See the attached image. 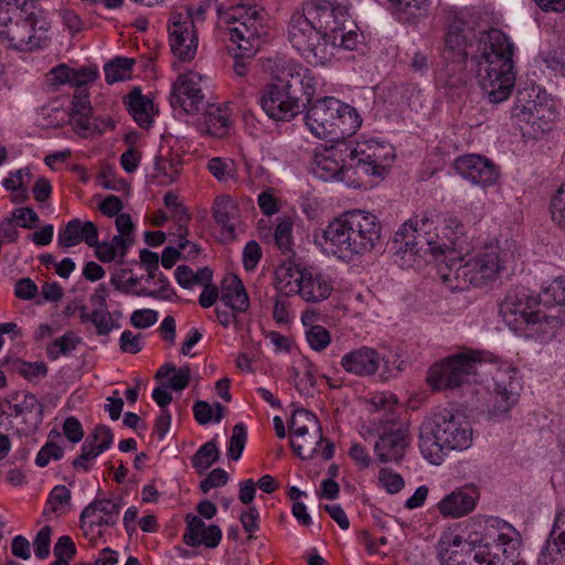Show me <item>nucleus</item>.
Returning <instances> with one entry per match:
<instances>
[{"label":"nucleus","mask_w":565,"mask_h":565,"mask_svg":"<svg viewBox=\"0 0 565 565\" xmlns=\"http://www.w3.org/2000/svg\"><path fill=\"white\" fill-rule=\"evenodd\" d=\"M168 32L174 56L183 62L193 60L198 50V36L190 13L173 11L169 18Z\"/></svg>","instance_id":"nucleus-15"},{"label":"nucleus","mask_w":565,"mask_h":565,"mask_svg":"<svg viewBox=\"0 0 565 565\" xmlns=\"http://www.w3.org/2000/svg\"><path fill=\"white\" fill-rule=\"evenodd\" d=\"M310 132L318 139L344 141L353 135L362 120L358 111L334 97H323L313 102L305 116Z\"/></svg>","instance_id":"nucleus-9"},{"label":"nucleus","mask_w":565,"mask_h":565,"mask_svg":"<svg viewBox=\"0 0 565 565\" xmlns=\"http://www.w3.org/2000/svg\"><path fill=\"white\" fill-rule=\"evenodd\" d=\"M550 211L553 222L565 228V182L552 195Z\"/></svg>","instance_id":"nucleus-51"},{"label":"nucleus","mask_w":565,"mask_h":565,"mask_svg":"<svg viewBox=\"0 0 565 565\" xmlns=\"http://www.w3.org/2000/svg\"><path fill=\"white\" fill-rule=\"evenodd\" d=\"M218 28L228 35L235 57H252L268 35V14L256 4L233 6L218 13Z\"/></svg>","instance_id":"nucleus-8"},{"label":"nucleus","mask_w":565,"mask_h":565,"mask_svg":"<svg viewBox=\"0 0 565 565\" xmlns=\"http://www.w3.org/2000/svg\"><path fill=\"white\" fill-rule=\"evenodd\" d=\"M247 440V430L244 424L238 423L233 427L228 443L227 455L233 460H238L243 454Z\"/></svg>","instance_id":"nucleus-50"},{"label":"nucleus","mask_w":565,"mask_h":565,"mask_svg":"<svg viewBox=\"0 0 565 565\" xmlns=\"http://www.w3.org/2000/svg\"><path fill=\"white\" fill-rule=\"evenodd\" d=\"M121 504L109 499L90 502L81 513V529L85 536H100L105 526H114L120 513Z\"/></svg>","instance_id":"nucleus-16"},{"label":"nucleus","mask_w":565,"mask_h":565,"mask_svg":"<svg viewBox=\"0 0 565 565\" xmlns=\"http://www.w3.org/2000/svg\"><path fill=\"white\" fill-rule=\"evenodd\" d=\"M191 370L189 365L177 369L173 364H163L156 373V379L161 380L169 377L168 387L174 391L184 390L190 382Z\"/></svg>","instance_id":"nucleus-37"},{"label":"nucleus","mask_w":565,"mask_h":565,"mask_svg":"<svg viewBox=\"0 0 565 565\" xmlns=\"http://www.w3.org/2000/svg\"><path fill=\"white\" fill-rule=\"evenodd\" d=\"M476 287H481L497 278L502 266V258L498 245H487L469 257Z\"/></svg>","instance_id":"nucleus-22"},{"label":"nucleus","mask_w":565,"mask_h":565,"mask_svg":"<svg viewBox=\"0 0 565 565\" xmlns=\"http://www.w3.org/2000/svg\"><path fill=\"white\" fill-rule=\"evenodd\" d=\"M462 537L455 533L444 534L437 545L440 565H456L466 558L465 553L469 550Z\"/></svg>","instance_id":"nucleus-34"},{"label":"nucleus","mask_w":565,"mask_h":565,"mask_svg":"<svg viewBox=\"0 0 565 565\" xmlns=\"http://www.w3.org/2000/svg\"><path fill=\"white\" fill-rule=\"evenodd\" d=\"M70 507L71 491L65 486L60 484L51 490L43 513L45 515L53 513L56 516H61L70 510Z\"/></svg>","instance_id":"nucleus-38"},{"label":"nucleus","mask_w":565,"mask_h":565,"mask_svg":"<svg viewBox=\"0 0 565 565\" xmlns=\"http://www.w3.org/2000/svg\"><path fill=\"white\" fill-rule=\"evenodd\" d=\"M76 554V546L68 535L58 537L54 546L55 561H68Z\"/></svg>","instance_id":"nucleus-62"},{"label":"nucleus","mask_w":565,"mask_h":565,"mask_svg":"<svg viewBox=\"0 0 565 565\" xmlns=\"http://www.w3.org/2000/svg\"><path fill=\"white\" fill-rule=\"evenodd\" d=\"M311 172L322 181H340L360 189L365 182L353 174L351 143L335 141L329 147L317 148L311 161Z\"/></svg>","instance_id":"nucleus-10"},{"label":"nucleus","mask_w":565,"mask_h":565,"mask_svg":"<svg viewBox=\"0 0 565 565\" xmlns=\"http://www.w3.org/2000/svg\"><path fill=\"white\" fill-rule=\"evenodd\" d=\"M296 295L306 302H321L328 299L333 290L332 279L315 267H305Z\"/></svg>","instance_id":"nucleus-23"},{"label":"nucleus","mask_w":565,"mask_h":565,"mask_svg":"<svg viewBox=\"0 0 565 565\" xmlns=\"http://www.w3.org/2000/svg\"><path fill=\"white\" fill-rule=\"evenodd\" d=\"M322 435L319 433L307 434L305 437H294L290 441L294 452L302 460L311 458L318 452V447L321 446Z\"/></svg>","instance_id":"nucleus-43"},{"label":"nucleus","mask_w":565,"mask_h":565,"mask_svg":"<svg viewBox=\"0 0 565 565\" xmlns=\"http://www.w3.org/2000/svg\"><path fill=\"white\" fill-rule=\"evenodd\" d=\"M98 230L90 221L73 218L58 232L57 244L63 248H70L84 242L88 246L97 244Z\"/></svg>","instance_id":"nucleus-26"},{"label":"nucleus","mask_w":565,"mask_h":565,"mask_svg":"<svg viewBox=\"0 0 565 565\" xmlns=\"http://www.w3.org/2000/svg\"><path fill=\"white\" fill-rule=\"evenodd\" d=\"M220 299L234 312L245 313L249 309L247 291L237 276L223 280Z\"/></svg>","instance_id":"nucleus-30"},{"label":"nucleus","mask_w":565,"mask_h":565,"mask_svg":"<svg viewBox=\"0 0 565 565\" xmlns=\"http://www.w3.org/2000/svg\"><path fill=\"white\" fill-rule=\"evenodd\" d=\"M466 21L458 13H448L445 23L444 60L451 63H463L467 60L468 42L465 33Z\"/></svg>","instance_id":"nucleus-21"},{"label":"nucleus","mask_w":565,"mask_h":565,"mask_svg":"<svg viewBox=\"0 0 565 565\" xmlns=\"http://www.w3.org/2000/svg\"><path fill=\"white\" fill-rule=\"evenodd\" d=\"M13 401L15 403L9 399L3 401V406H6L9 417L18 422L17 431L21 435L32 434L42 423L43 405L31 393H23L20 399L17 394Z\"/></svg>","instance_id":"nucleus-17"},{"label":"nucleus","mask_w":565,"mask_h":565,"mask_svg":"<svg viewBox=\"0 0 565 565\" xmlns=\"http://www.w3.org/2000/svg\"><path fill=\"white\" fill-rule=\"evenodd\" d=\"M100 454L102 452L95 447V445L90 444L89 438H86L82 446L81 455L73 461V466L76 469L88 471V461L96 459Z\"/></svg>","instance_id":"nucleus-59"},{"label":"nucleus","mask_w":565,"mask_h":565,"mask_svg":"<svg viewBox=\"0 0 565 565\" xmlns=\"http://www.w3.org/2000/svg\"><path fill=\"white\" fill-rule=\"evenodd\" d=\"M205 106L206 108L198 124L199 130L215 138H223L227 135L230 128L227 110L214 104H205Z\"/></svg>","instance_id":"nucleus-29"},{"label":"nucleus","mask_w":565,"mask_h":565,"mask_svg":"<svg viewBox=\"0 0 565 565\" xmlns=\"http://www.w3.org/2000/svg\"><path fill=\"white\" fill-rule=\"evenodd\" d=\"M207 170L218 182L236 180V167L231 159L214 157L207 161Z\"/></svg>","instance_id":"nucleus-44"},{"label":"nucleus","mask_w":565,"mask_h":565,"mask_svg":"<svg viewBox=\"0 0 565 565\" xmlns=\"http://www.w3.org/2000/svg\"><path fill=\"white\" fill-rule=\"evenodd\" d=\"M57 437H60V433L57 430L53 429L50 431L49 440L40 449L35 457L36 466L43 468L46 467L51 460H60L63 457V448L53 441V438Z\"/></svg>","instance_id":"nucleus-46"},{"label":"nucleus","mask_w":565,"mask_h":565,"mask_svg":"<svg viewBox=\"0 0 565 565\" xmlns=\"http://www.w3.org/2000/svg\"><path fill=\"white\" fill-rule=\"evenodd\" d=\"M98 75L95 66H84L81 68H71L70 85L76 88L86 87L87 84L93 83Z\"/></svg>","instance_id":"nucleus-55"},{"label":"nucleus","mask_w":565,"mask_h":565,"mask_svg":"<svg viewBox=\"0 0 565 565\" xmlns=\"http://www.w3.org/2000/svg\"><path fill=\"white\" fill-rule=\"evenodd\" d=\"M345 21L347 8L329 1L309 2L291 14L287 39L308 63L322 66L333 58L338 32Z\"/></svg>","instance_id":"nucleus-2"},{"label":"nucleus","mask_w":565,"mask_h":565,"mask_svg":"<svg viewBox=\"0 0 565 565\" xmlns=\"http://www.w3.org/2000/svg\"><path fill=\"white\" fill-rule=\"evenodd\" d=\"M398 403L395 395L392 393H375L370 398V412L373 415V428L396 425L398 419L397 414Z\"/></svg>","instance_id":"nucleus-28"},{"label":"nucleus","mask_w":565,"mask_h":565,"mask_svg":"<svg viewBox=\"0 0 565 565\" xmlns=\"http://www.w3.org/2000/svg\"><path fill=\"white\" fill-rule=\"evenodd\" d=\"M473 429L460 412L439 408L427 416L419 427L418 447L423 457L433 465L445 460L446 451H463L471 447Z\"/></svg>","instance_id":"nucleus-7"},{"label":"nucleus","mask_w":565,"mask_h":565,"mask_svg":"<svg viewBox=\"0 0 565 565\" xmlns=\"http://www.w3.org/2000/svg\"><path fill=\"white\" fill-rule=\"evenodd\" d=\"M222 530L218 525H205L198 515L189 514L186 516V527L183 534V542L188 546L194 547L204 545L207 548H215L222 540Z\"/></svg>","instance_id":"nucleus-25"},{"label":"nucleus","mask_w":565,"mask_h":565,"mask_svg":"<svg viewBox=\"0 0 565 565\" xmlns=\"http://www.w3.org/2000/svg\"><path fill=\"white\" fill-rule=\"evenodd\" d=\"M540 302L544 306H565V278H556L539 294Z\"/></svg>","instance_id":"nucleus-45"},{"label":"nucleus","mask_w":565,"mask_h":565,"mask_svg":"<svg viewBox=\"0 0 565 565\" xmlns=\"http://www.w3.org/2000/svg\"><path fill=\"white\" fill-rule=\"evenodd\" d=\"M30 180L31 173L29 169H19L10 173L9 177L3 180L2 184L7 190L17 192L22 198H25Z\"/></svg>","instance_id":"nucleus-49"},{"label":"nucleus","mask_w":565,"mask_h":565,"mask_svg":"<svg viewBox=\"0 0 565 565\" xmlns=\"http://www.w3.org/2000/svg\"><path fill=\"white\" fill-rule=\"evenodd\" d=\"M537 565H565V543L550 534L539 555Z\"/></svg>","instance_id":"nucleus-40"},{"label":"nucleus","mask_w":565,"mask_h":565,"mask_svg":"<svg viewBox=\"0 0 565 565\" xmlns=\"http://www.w3.org/2000/svg\"><path fill=\"white\" fill-rule=\"evenodd\" d=\"M213 217L230 236H234L235 225L239 217V209L236 201L230 195L217 196L213 204Z\"/></svg>","instance_id":"nucleus-32"},{"label":"nucleus","mask_w":565,"mask_h":565,"mask_svg":"<svg viewBox=\"0 0 565 565\" xmlns=\"http://www.w3.org/2000/svg\"><path fill=\"white\" fill-rule=\"evenodd\" d=\"M501 312L507 323L514 329L524 324H534L541 320L540 312L530 310L527 302H514L511 296L503 302Z\"/></svg>","instance_id":"nucleus-31"},{"label":"nucleus","mask_w":565,"mask_h":565,"mask_svg":"<svg viewBox=\"0 0 565 565\" xmlns=\"http://www.w3.org/2000/svg\"><path fill=\"white\" fill-rule=\"evenodd\" d=\"M51 24L36 0H0V40L19 52L42 50L50 43Z\"/></svg>","instance_id":"nucleus-6"},{"label":"nucleus","mask_w":565,"mask_h":565,"mask_svg":"<svg viewBox=\"0 0 565 565\" xmlns=\"http://www.w3.org/2000/svg\"><path fill=\"white\" fill-rule=\"evenodd\" d=\"M456 172L472 184L491 186L499 179V168L488 158L480 154H463L454 163Z\"/></svg>","instance_id":"nucleus-19"},{"label":"nucleus","mask_w":565,"mask_h":565,"mask_svg":"<svg viewBox=\"0 0 565 565\" xmlns=\"http://www.w3.org/2000/svg\"><path fill=\"white\" fill-rule=\"evenodd\" d=\"M92 318L97 335H108L113 329L119 328L108 310L93 311Z\"/></svg>","instance_id":"nucleus-56"},{"label":"nucleus","mask_w":565,"mask_h":565,"mask_svg":"<svg viewBox=\"0 0 565 565\" xmlns=\"http://www.w3.org/2000/svg\"><path fill=\"white\" fill-rule=\"evenodd\" d=\"M476 503L475 490L458 489L441 499L437 509L443 516L461 518L472 512Z\"/></svg>","instance_id":"nucleus-27"},{"label":"nucleus","mask_w":565,"mask_h":565,"mask_svg":"<svg viewBox=\"0 0 565 565\" xmlns=\"http://www.w3.org/2000/svg\"><path fill=\"white\" fill-rule=\"evenodd\" d=\"M292 226L294 223L290 217L284 216L280 217L274 233L275 242L278 248L282 253H288L291 250L292 246Z\"/></svg>","instance_id":"nucleus-48"},{"label":"nucleus","mask_w":565,"mask_h":565,"mask_svg":"<svg viewBox=\"0 0 565 565\" xmlns=\"http://www.w3.org/2000/svg\"><path fill=\"white\" fill-rule=\"evenodd\" d=\"M514 50L511 39L494 28L480 43V54L476 57L477 78L492 104L507 100L514 88Z\"/></svg>","instance_id":"nucleus-5"},{"label":"nucleus","mask_w":565,"mask_h":565,"mask_svg":"<svg viewBox=\"0 0 565 565\" xmlns=\"http://www.w3.org/2000/svg\"><path fill=\"white\" fill-rule=\"evenodd\" d=\"M349 14L347 13V18ZM344 22L342 31L338 32L337 49L342 47L348 51H358L363 46V35L355 30H348Z\"/></svg>","instance_id":"nucleus-53"},{"label":"nucleus","mask_w":565,"mask_h":565,"mask_svg":"<svg viewBox=\"0 0 565 565\" xmlns=\"http://www.w3.org/2000/svg\"><path fill=\"white\" fill-rule=\"evenodd\" d=\"M380 353L366 345L345 353L340 362L345 372L361 377L374 375L380 367Z\"/></svg>","instance_id":"nucleus-24"},{"label":"nucleus","mask_w":565,"mask_h":565,"mask_svg":"<svg viewBox=\"0 0 565 565\" xmlns=\"http://www.w3.org/2000/svg\"><path fill=\"white\" fill-rule=\"evenodd\" d=\"M481 364L478 352L467 350L435 363L428 372V382L434 390L457 388L476 381Z\"/></svg>","instance_id":"nucleus-11"},{"label":"nucleus","mask_w":565,"mask_h":565,"mask_svg":"<svg viewBox=\"0 0 565 565\" xmlns=\"http://www.w3.org/2000/svg\"><path fill=\"white\" fill-rule=\"evenodd\" d=\"M289 428L294 437H305L307 434H316L321 430L316 415L303 408L292 413Z\"/></svg>","instance_id":"nucleus-36"},{"label":"nucleus","mask_w":565,"mask_h":565,"mask_svg":"<svg viewBox=\"0 0 565 565\" xmlns=\"http://www.w3.org/2000/svg\"><path fill=\"white\" fill-rule=\"evenodd\" d=\"M125 105L141 128H148L152 124L153 103L148 96L142 95L140 88L136 87L129 93Z\"/></svg>","instance_id":"nucleus-33"},{"label":"nucleus","mask_w":565,"mask_h":565,"mask_svg":"<svg viewBox=\"0 0 565 565\" xmlns=\"http://www.w3.org/2000/svg\"><path fill=\"white\" fill-rule=\"evenodd\" d=\"M262 258V248L256 241H249L243 250V264L247 271L256 268Z\"/></svg>","instance_id":"nucleus-60"},{"label":"nucleus","mask_w":565,"mask_h":565,"mask_svg":"<svg viewBox=\"0 0 565 565\" xmlns=\"http://www.w3.org/2000/svg\"><path fill=\"white\" fill-rule=\"evenodd\" d=\"M81 343V338L73 332H66L55 339L46 348V354L51 360H57L61 355L72 352Z\"/></svg>","instance_id":"nucleus-47"},{"label":"nucleus","mask_w":565,"mask_h":565,"mask_svg":"<svg viewBox=\"0 0 565 565\" xmlns=\"http://www.w3.org/2000/svg\"><path fill=\"white\" fill-rule=\"evenodd\" d=\"M274 82L260 96V106L269 118L288 121L309 105L316 94L318 81L310 70L285 58L268 60Z\"/></svg>","instance_id":"nucleus-3"},{"label":"nucleus","mask_w":565,"mask_h":565,"mask_svg":"<svg viewBox=\"0 0 565 565\" xmlns=\"http://www.w3.org/2000/svg\"><path fill=\"white\" fill-rule=\"evenodd\" d=\"M90 113L92 107L87 87L76 88L72 100V118L83 128H87Z\"/></svg>","instance_id":"nucleus-39"},{"label":"nucleus","mask_w":565,"mask_h":565,"mask_svg":"<svg viewBox=\"0 0 565 565\" xmlns=\"http://www.w3.org/2000/svg\"><path fill=\"white\" fill-rule=\"evenodd\" d=\"M158 320V312L152 309H138L131 313L130 322L135 328L147 329Z\"/></svg>","instance_id":"nucleus-61"},{"label":"nucleus","mask_w":565,"mask_h":565,"mask_svg":"<svg viewBox=\"0 0 565 565\" xmlns=\"http://www.w3.org/2000/svg\"><path fill=\"white\" fill-rule=\"evenodd\" d=\"M382 224L364 210H350L331 220L322 231V246L342 260L371 253L381 242Z\"/></svg>","instance_id":"nucleus-4"},{"label":"nucleus","mask_w":565,"mask_h":565,"mask_svg":"<svg viewBox=\"0 0 565 565\" xmlns=\"http://www.w3.org/2000/svg\"><path fill=\"white\" fill-rule=\"evenodd\" d=\"M135 60L129 57H116L104 66L105 79L108 84L130 78Z\"/></svg>","instance_id":"nucleus-42"},{"label":"nucleus","mask_w":565,"mask_h":565,"mask_svg":"<svg viewBox=\"0 0 565 565\" xmlns=\"http://www.w3.org/2000/svg\"><path fill=\"white\" fill-rule=\"evenodd\" d=\"M119 347L122 352L136 354L142 350L141 335L125 330L120 335Z\"/></svg>","instance_id":"nucleus-64"},{"label":"nucleus","mask_w":565,"mask_h":565,"mask_svg":"<svg viewBox=\"0 0 565 565\" xmlns=\"http://www.w3.org/2000/svg\"><path fill=\"white\" fill-rule=\"evenodd\" d=\"M47 365L42 362L21 361L18 364V372L21 376L30 382H38L47 375Z\"/></svg>","instance_id":"nucleus-54"},{"label":"nucleus","mask_w":565,"mask_h":565,"mask_svg":"<svg viewBox=\"0 0 565 565\" xmlns=\"http://www.w3.org/2000/svg\"><path fill=\"white\" fill-rule=\"evenodd\" d=\"M514 367L498 370L493 376L492 402L489 408V416L494 419H502L518 403L521 384Z\"/></svg>","instance_id":"nucleus-13"},{"label":"nucleus","mask_w":565,"mask_h":565,"mask_svg":"<svg viewBox=\"0 0 565 565\" xmlns=\"http://www.w3.org/2000/svg\"><path fill=\"white\" fill-rule=\"evenodd\" d=\"M220 458V450L215 439L202 445L191 459L192 467L199 472H205Z\"/></svg>","instance_id":"nucleus-41"},{"label":"nucleus","mask_w":565,"mask_h":565,"mask_svg":"<svg viewBox=\"0 0 565 565\" xmlns=\"http://www.w3.org/2000/svg\"><path fill=\"white\" fill-rule=\"evenodd\" d=\"M51 534V526L45 525L36 533L33 540L34 553L40 559L46 558L50 554Z\"/></svg>","instance_id":"nucleus-58"},{"label":"nucleus","mask_w":565,"mask_h":565,"mask_svg":"<svg viewBox=\"0 0 565 565\" xmlns=\"http://www.w3.org/2000/svg\"><path fill=\"white\" fill-rule=\"evenodd\" d=\"M306 339L315 351H323L331 342L330 332L322 326H311L306 332Z\"/></svg>","instance_id":"nucleus-52"},{"label":"nucleus","mask_w":565,"mask_h":565,"mask_svg":"<svg viewBox=\"0 0 565 565\" xmlns=\"http://www.w3.org/2000/svg\"><path fill=\"white\" fill-rule=\"evenodd\" d=\"M305 267L296 265L291 260L282 262L275 270L276 287L286 295L295 294L299 288Z\"/></svg>","instance_id":"nucleus-35"},{"label":"nucleus","mask_w":565,"mask_h":565,"mask_svg":"<svg viewBox=\"0 0 565 565\" xmlns=\"http://www.w3.org/2000/svg\"><path fill=\"white\" fill-rule=\"evenodd\" d=\"M379 481L388 493H397L404 487V479L401 475L382 469L379 475Z\"/></svg>","instance_id":"nucleus-63"},{"label":"nucleus","mask_w":565,"mask_h":565,"mask_svg":"<svg viewBox=\"0 0 565 565\" xmlns=\"http://www.w3.org/2000/svg\"><path fill=\"white\" fill-rule=\"evenodd\" d=\"M395 158L394 149L388 143H381L376 140H367L351 145V161L353 174L365 182V178L382 179L390 170Z\"/></svg>","instance_id":"nucleus-12"},{"label":"nucleus","mask_w":565,"mask_h":565,"mask_svg":"<svg viewBox=\"0 0 565 565\" xmlns=\"http://www.w3.org/2000/svg\"><path fill=\"white\" fill-rule=\"evenodd\" d=\"M202 75L189 72L180 75L172 86L170 105L174 110L194 115L205 107V96L202 90Z\"/></svg>","instance_id":"nucleus-14"},{"label":"nucleus","mask_w":565,"mask_h":565,"mask_svg":"<svg viewBox=\"0 0 565 565\" xmlns=\"http://www.w3.org/2000/svg\"><path fill=\"white\" fill-rule=\"evenodd\" d=\"M519 541L507 534H499L495 544L479 545L473 555V563H467L466 558L457 562L456 565H505V561L513 563Z\"/></svg>","instance_id":"nucleus-20"},{"label":"nucleus","mask_w":565,"mask_h":565,"mask_svg":"<svg viewBox=\"0 0 565 565\" xmlns=\"http://www.w3.org/2000/svg\"><path fill=\"white\" fill-rule=\"evenodd\" d=\"M87 438H89L90 444H94L95 447L100 452H104L105 450H107L114 441L113 431L106 425L96 426L94 431Z\"/></svg>","instance_id":"nucleus-57"},{"label":"nucleus","mask_w":565,"mask_h":565,"mask_svg":"<svg viewBox=\"0 0 565 565\" xmlns=\"http://www.w3.org/2000/svg\"><path fill=\"white\" fill-rule=\"evenodd\" d=\"M463 224L449 213L428 209L405 221L396 231L394 241L399 250L414 264L417 258L428 260L445 255L448 262L439 267L445 286L451 290H465L476 287L469 258L462 257Z\"/></svg>","instance_id":"nucleus-1"},{"label":"nucleus","mask_w":565,"mask_h":565,"mask_svg":"<svg viewBox=\"0 0 565 565\" xmlns=\"http://www.w3.org/2000/svg\"><path fill=\"white\" fill-rule=\"evenodd\" d=\"M379 438L374 445V454L383 463L399 462L409 445L406 429L396 425L372 428Z\"/></svg>","instance_id":"nucleus-18"}]
</instances>
